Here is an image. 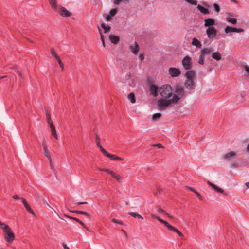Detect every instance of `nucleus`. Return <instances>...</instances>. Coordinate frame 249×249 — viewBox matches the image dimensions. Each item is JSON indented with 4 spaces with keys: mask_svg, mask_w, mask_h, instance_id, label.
<instances>
[{
    "mask_svg": "<svg viewBox=\"0 0 249 249\" xmlns=\"http://www.w3.org/2000/svg\"><path fill=\"white\" fill-rule=\"evenodd\" d=\"M0 227L3 230L4 239L11 244L15 239V234L12 231L9 226L0 221Z\"/></svg>",
    "mask_w": 249,
    "mask_h": 249,
    "instance_id": "1",
    "label": "nucleus"
},
{
    "mask_svg": "<svg viewBox=\"0 0 249 249\" xmlns=\"http://www.w3.org/2000/svg\"><path fill=\"white\" fill-rule=\"evenodd\" d=\"M173 89L169 84L161 86L159 89V93L160 95L165 99H170L173 96Z\"/></svg>",
    "mask_w": 249,
    "mask_h": 249,
    "instance_id": "2",
    "label": "nucleus"
},
{
    "mask_svg": "<svg viewBox=\"0 0 249 249\" xmlns=\"http://www.w3.org/2000/svg\"><path fill=\"white\" fill-rule=\"evenodd\" d=\"M195 75V72L193 71H188L185 74L186 80L184 86L189 90H193L195 89V85L194 81Z\"/></svg>",
    "mask_w": 249,
    "mask_h": 249,
    "instance_id": "3",
    "label": "nucleus"
},
{
    "mask_svg": "<svg viewBox=\"0 0 249 249\" xmlns=\"http://www.w3.org/2000/svg\"><path fill=\"white\" fill-rule=\"evenodd\" d=\"M177 97L170 99L165 98L160 99L157 102L158 108L160 110H164L169 107L171 104L177 103Z\"/></svg>",
    "mask_w": 249,
    "mask_h": 249,
    "instance_id": "4",
    "label": "nucleus"
},
{
    "mask_svg": "<svg viewBox=\"0 0 249 249\" xmlns=\"http://www.w3.org/2000/svg\"><path fill=\"white\" fill-rule=\"evenodd\" d=\"M175 92L176 94H173V96L172 98H174L175 97H177V102L181 98H184L186 96L184 89L180 86H177L176 87Z\"/></svg>",
    "mask_w": 249,
    "mask_h": 249,
    "instance_id": "5",
    "label": "nucleus"
},
{
    "mask_svg": "<svg viewBox=\"0 0 249 249\" xmlns=\"http://www.w3.org/2000/svg\"><path fill=\"white\" fill-rule=\"evenodd\" d=\"M151 216L153 218L157 219L159 221L163 224L169 230L176 232L178 234L180 232L177 228L169 224L167 222L161 219L159 216H156L153 214H151Z\"/></svg>",
    "mask_w": 249,
    "mask_h": 249,
    "instance_id": "6",
    "label": "nucleus"
},
{
    "mask_svg": "<svg viewBox=\"0 0 249 249\" xmlns=\"http://www.w3.org/2000/svg\"><path fill=\"white\" fill-rule=\"evenodd\" d=\"M182 64L185 70H190L192 68L191 57L189 56H185L182 60Z\"/></svg>",
    "mask_w": 249,
    "mask_h": 249,
    "instance_id": "7",
    "label": "nucleus"
},
{
    "mask_svg": "<svg viewBox=\"0 0 249 249\" xmlns=\"http://www.w3.org/2000/svg\"><path fill=\"white\" fill-rule=\"evenodd\" d=\"M237 154L234 151L228 152L223 156V159L227 161L232 160L236 158Z\"/></svg>",
    "mask_w": 249,
    "mask_h": 249,
    "instance_id": "8",
    "label": "nucleus"
},
{
    "mask_svg": "<svg viewBox=\"0 0 249 249\" xmlns=\"http://www.w3.org/2000/svg\"><path fill=\"white\" fill-rule=\"evenodd\" d=\"M169 74L172 77H178L181 74L180 71L177 68L171 67L168 70Z\"/></svg>",
    "mask_w": 249,
    "mask_h": 249,
    "instance_id": "9",
    "label": "nucleus"
},
{
    "mask_svg": "<svg viewBox=\"0 0 249 249\" xmlns=\"http://www.w3.org/2000/svg\"><path fill=\"white\" fill-rule=\"evenodd\" d=\"M206 34L209 38H213L217 34L216 30L213 27H209L206 30Z\"/></svg>",
    "mask_w": 249,
    "mask_h": 249,
    "instance_id": "10",
    "label": "nucleus"
},
{
    "mask_svg": "<svg viewBox=\"0 0 249 249\" xmlns=\"http://www.w3.org/2000/svg\"><path fill=\"white\" fill-rule=\"evenodd\" d=\"M159 89L158 87L154 84L150 85L149 88V90L150 91L151 94L154 97L157 96L158 93L159 92Z\"/></svg>",
    "mask_w": 249,
    "mask_h": 249,
    "instance_id": "11",
    "label": "nucleus"
},
{
    "mask_svg": "<svg viewBox=\"0 0 249 249\" xmlns=\"http://www.w3.org/2000/svg\"><path fill=\"white\" fill-rule=\"evenodd\" d=\"M213 50L212 47L205 48L200 51V54L205 57L206 55H210L213 53Z\"/></svg>",
    "mask_w": 249,
    "mask_h": 249,
    "instance_id": "12",
    "label": "nucleus"
},
{
    "mask_svg": "<svg viewBox=\"0 0 249 249\" xmlns=\"http://www.w3.org/2000/svg\"><path fill=\"white\" fill-rule=\"evenodd\" d=\"M129 49L135 54H137L139 51V45L136 42L129 46Z\"/></svg>",
    "mask_w": 249,
    "mask_h": 249,
    "instance_id": "13",
    "label": "nucleus"
},
{
    "mask_svg": "<svg viewBox=\"0 0 249 249\" xmlns=\"http://www.w3.org/2000/svg\"><path fill=\"white\" fill-rule=\"evenodd\" d=\"M21 200L22 201V202L23 203L26 210L30 213L33 214L34 216H36L35 212L32 210L30 206L28 204L26 200L23 198H21Z\"/></svg>",
    "mask_w": 249,
    "mask_h": 249,
    "instance_id": "14",
    "label": "nucleus"
},
{
    "mask_svg": "<svg viewBox=\"0 0 249 249\" xmlns=\"http://www.w3.org/2000/svg\"><path fill=\"white\" fill-rule=\"evenodd\" d=\"M207 183L208 184H209L210 186H211V187L213 190H214L215 191L220 193H222V194H224V191L222 189L217 187V186H216L215 184H213L210 181H207Z\"/></svg>",
    "mask_w": 249,
    "mask_h": 249,
    "instance_id": "15",
    "label": "nucleus"
},
{
    "mask_svg": "<svg viewBox=\"0 0 249 249\" xmlns=\"http://www.w3.org/2000/svg\"><path fill=\"white\" fill-rule=\"evenodd\" d=\"M207 183L208 184H209L210 186H211V187L213 190H214L215 191L220 193H222V194H224V191L222 189L217 187V186H216L215 184H213L210 181H207Z\"/></svg>",
    "mask_w": 249,
    "mask_h": 249,
    "instance_id": "16",
    "label": "nucleus"
},
{
    "mask_svg": "<svg viewBox=\"0 0 249 249\" xmlns=\"http://www.w3.org/2000/svg\"><path fill=\"white\" fill-rule=\"evenodd\" d=\"M43 151H44V154L45 156L47 158L49 162H51V157L50 156V152L49 151V150L48 149L47 145H45L44 144V146H42Z\"/></svg>",
    "mask_w": 249,
    "mask_h": 249,
    "instance_id": "17",
    "label": "nucleus"
},
{
    "mask_svg": "<svg viewBox=\"0 0 249 249\" xmlns=\"http://www.w3.org/2000/svg\"><path fill=\"white\" fill-rule=\"evenodd\" d=\"M204 26L208 27H213L212 26L215 24V20L213 18H208L205 20L204 21Z\"/></svg>",
    "mask_w": 249,
    "mask_h": 249,
    "instance_id": "18",
    "label": "nucleus"
},
{
    "mask_svg": "<svg viewBox=\"0 0 249 249\" xmlns=\"http://www.w3.org/2000/svg\"><path fill=\"white\" fill-rule=\"evenodd\" d=\"M109 39L111 42L114 44H117L120 40L119 36L114 35H110L109 36Z\"/></svg>",
    "mask_w": 249,
    "mask_h": 249,
    "instance_id": "19",
    "label": "nucleus"
},
{
    "mask_svg": "<svg viewBox=\"0 0 249 249\" xmlns=\"http://www.w3.org/2000/svg\"><path fill=\"white\" fill-rule=\"evenodd\" d=\"M191 44L198 48H201L202 46L201 42L196 38L192 39Z\"/></svg>",
    "mask_w": 249,
    "mask_h": 249,
    "instance_id": "20",
    "label": "nucleus"
},
{
    "mask_svg": "<svg viewBox=\"0 0 249 249\" xmlns=\"http://www.w3.org/2000/svg\"><path fill=\"white\" fill-rule=\"evenodd\" d=\"M60 10V14L62 16L69 17L71 16V13L64 7H61Z\"/></svg>",
    "mask_w": 249,
    "mask_h": 249,
    "instance_id": "21",
    "label": "nucleus"
},
{
    "mask_svg": "<svg viewBox=\"0 0 249 249\" xmlns=\"http://www.w3.org/2000/svg\"><path fill=\"white\" fill-rule=\"evenodd\" d=\"M197 8L204 14H207L209 13V10L207 8H206L199 4L197 5Z\"/></svg>",
    "mask_w": 249,
    "mask_h": 249,
    "instance_id": "22",
    "label": "nucleus"
},
{
    "mask_svg": "<svg viewBox=\"0 0 249 249\" xmlns=\"http://www.w3.org/2000/svg\"><path fill=\"white\" fill-rule=\"evenodd\" d=\"M212 57L216 60H220L221 59V55L219 52H215L212 53Z\"/></svg>",
    "mask_w": 249,
    "mask_h": 249,
    "instance_id": "23",
    "label": "nucleus"
},
{
    "mask_svg": "<svg viewBox=\"0 0 249 249\" xmlns=\"http://www.w3.org/2000/svg\"><path fill=\"white\" fill-rule=\"evenodd\" d=\"M50 5L53 9L57 10V1L56 0H49Z\"/></svg>",
    "mask_w": 249,
    "mask_h": 249,
    "instance_id": "24",
    "label": "nucleus"
},
{
    "mask_svg": "<svg viewBox=\"0 0 249 249\" xmlns=\"http://www.w3.org/2000/svg\"><path fill=\"white\" fill-rule=\"evenodd\" d=\"M127 98L132 103H135L136 102L135 95L133 93H129L127 96Z\"/></svg>",
    "mask_w": 249,
    "mask_h": 249,
    "instance_id": "25",
    "label": "nucleus"
},
{
    "mask_svg": "<svg viewBox=\"0 0 249 249\" xmlns=\"http://www.w3.org/2000/svg\"><path fill=\"white\" fill-rule=\"evenodd\" d=\"M72 212L76 213H78V214H81L85 215L87 216L88 218H90V215L86 212L82 211L75 210V211H72Z\"/></svg>",
    "mask_w": 249,
    "mask_h": 249,
    "instance_id": "26",
    "label": "nucleus"
},
{
    "mask_svg": "<svg viewBox=\"0 0 249 249\" xmlns=\"http://www.w3.org/2000/svg\"><path fill=\"white\" fill-rule=\"evenodd\" d=\"M157 211L159 213H163V214L166 215L167 216H168V217L170 218H172V216L171 215H170L168 213H167L165 211H164L162 208H161L160 207H158L157 208Z\"/></svg>",
    "mask_w": 249,
    "mask_h": 249,
    "instance_id": "27",
    "label": "nucleus"
},
{
    "mask_svg": "<svg viewBox=\"0 0 249 249\" xmlns=\"http://www.w3.org/2000/svg\"><path fill=\"white\" fill-rule=\"evenodd\" d=\"M108 158H111V159H113L114 160H120V161H122L124 160V159L121 158V157H118L115 155H112L110 154L109 155Z\"/></svg>",
    "mask_w": 249,
    "mask_h": 249,
    "instance_id": "28",
    "label": "nucleus"
},
{
    "mask_svg": "<svg viewBox=\"0 0 249 249\" xmlns=\"http://www.w3.org/2000/svg\"><path fill=\"white\" fill-rule=\"evenodd\" d=\"M101 27L104 29L105 33H107V32H109L110 30V27L108 25H106L105 23H102L101 24Z\"/></svg>",
    "mask_w": 249,
    "mask_h": 249,
    "instance_id": "29",
    "label": "nucleus"
},
{
    "mask_svg": "<svg viewBox=\"0 0 249 249\" xmlns=\"http://www.w3.org/2000/svg\"><path fill=\"white\" fill-rule=\"evenodd\" d=\"M235 28L231 27L230 26H227L225 28V32L226 33H229L230 32H234Z\"/></svg>",
    "mask_w": 249,
    "mask_h": 249,
    "instance_id": "30",
    "label": "nucleus"
},
{
    "mask_svg": "<svg viewBox=\"0 0 249 249\" xmlns=\"http://www.w3.org/2000/svg\"><path fill=\"white\" fill-rule=\"evenodd\" d=\"M161 116V115L160 113H155L153 115L152 119L154 121H156L160 119Z\"/></svg>",
    "mask_w": 249,
    "mask_h": 249,
    "instance_id": "31",
    "label": "nucleus"
},
{
    "mask_svg": "<svg viewBox=\"0 0 249 249\" xmlns=\"http://www.w3.org/2000/svg\"><path fill=\"white\" fill-rule=\"evenodd\" d=\"M226 20L228 22L233 24H235L237 22V19L236 18H231L230 17H227Z\"/></svg>",
    "mask_w": 249,
    "mask_h": 249,
    "instance_id": "32",
    "label": "nucleus"
},
{
    "mask_svg": "<svg viewBox=\"0 0 249 249\" xmlns=\"http://www.w3.org/2000/svg\"><path fill=\"white\" fill-rule=\"evenodd\" d=\"M100 170H102V171H104L105 172H107L108 173H109L110 175H111L112 176V177H113V178L115 177V176H116V175L117 174H116L114 172H113V171H111V170H109L108 169H100Z\"/></svg>",
    "mask_w": 249,
    "mask_h": 249,
    "instance_id": "33",
    "label": "nucleus"
},
{
    "mask_svg": "<svg viewBox=\"0 0 249 249\" xmlns=\"http://www.w3.org/2000/svg\"><path fill=\"white\" fill-rule=\"evenodd\" d=\"M99 148L104 155H105L107 157H108L110 154L108 153L102 146H100Z\"/></svg>",
    "mask_w": 249,
    "mask_h": 249,
    "instance_id": "34",
    "label": "nucleus"
},
{
    "mask_svg": "<svg viewBox=\"0 0 249 249\" xmlns=\"http://www.w3.org/2000/svg\"><path fill=\"white\" fill-rule=\"evenodd\" d=\"M204 58H205V57L200 54V56H199V60L198 61V63L201 65H203L204 61Z\"/></svg>",
    "mask_w": 249,
    "mask_h": 249,
    "instance_id": "35",
    "label": "nucleus"
},
{
    "mask_svg": "<svg viewBox=\"0 0 249 249\" xmlns=\"http://www.w3.org/2000/svg\"><path fill=\"white\" fill-rule=\"evenodd\" d=\"M100 140L99 137L97 135H96L95 142L97 146L99 147V148L100 147V146H101L100 144Z\"/></svg>",
    "mask_w": 249,
    "mask_h": 249,
    "instance_id": "36",
    "label": "nucleus"
},
{
    "mask_svg": "<svg viewBox=\"0 0 249 249\" xmlns=\"http://www.w3.org/2000/svg\"><path fill=\"white\" fill-rule=\"evenodd\" d=\"M185 0L192 5H197V1L196 0Z\"/></svg>",
    "mask_w": 249,
    "mask_h": 249,
    "instance_id": "37",
    "label": "nucleus"
},
{
    "mask_svg": "<svg viewBox=\"0 0 249 249\" xmlns=\"http://www.w3.org/2000/svg\"><path fill=\"white\" fill-rule=\"evenodd\" d=\"M117 12V10L116 9H113L110 10V11L109 12V15L112 17V16H114L115 15H116Z\"/></svg>",
    "mask_w": 249,
    "mask_h": 249,
    "instance_id": "38",
    "label": "nucleus"
},
{
    "mask_svg": "<svg viewBox=\"0 0 249 249\" xmlns=\"http://www.w3.org/2000/svg\"><path fill=\"white\" fill-rule=\"evenodd\" d=\"M213 7H214V10L216 12H219L220 11V7L219 6V5L216 3L214 4H213Z\"/></svg>",
    "mask_w": 249,
    "mask_h": 249,
    "instance_id": "39",
    "label": "nucleus"
},
{
    "mask_svg": "<svg viewBox=\"0 0 249 249\" xmlns=\"http://www.w3.org/2000/svg\"><path fill=\"white\" fill-rule=\"evenodd\" d=\"M47 121L49 124H51V123H53L50 115L49 114H47Z\"/></svg>",
    "mask_w": 249,
    "mask_h": 249,
    "instance_id": "40",
    "label": "nucleus"
},
{
    "mask_svg": "<svg viewBox=\"0 0 249 249\" xmlns=\"http://www.w3.org/2000/svg\"><path fill=\"white\" fill-rule=\"evenodd\" d=\"M73 220H74L75 221H77L78 223H79L80 224H81L84 227H86V226L84 224V223L82 221L79 220V219L76 218H73Z\"/></svg>",
    "mask_w": 249,
    "mask_h": 249,
    "instance_id": "41",
    "label": "nucleus"
},
{
    "mask_svg": "<svg viewBox=\"0 0 249 249\" xmlns=\"http://www.w3.org/2000/svg\"><path fill=\"white\" fill-rule=\"evenodd\" d=\"M51 132H52L53 136L55 138V139L56 140H57L58 137H57L56 130H53V131H52Z\"/></svg>",
    "mask_w": 249,
    "mask_h": 249,
    "instance_id": "42",
    "label": "nucleus"
},
{
    "mask_svg": "<svg viewBox=\"0 0 249 249\" xmlns=\"http://www.w3.org/2000/svg\"><path fill=\"white\" fill-rule=\"evenodd\" d=\"M112 221L113 222L116 223H118V224H121V225L123 224V222L121 221L117 220V219H116L115 218H113L112 219Z\"/></svg>",
    "mask_w": 249,
    "mask_h": 249,
    "instance_id": "43",
    "label": "nucleus"
},
{
    "mask_svg": "<svg viewBox=\"0 0 249 249\" xmlns=\"http://www.w3.org/2000/svg\"><path fill=\"white\" fill-rule=\"evenodd\" d=\"M43 203V204L46 206H48L50 208H51L52 210H53L55 213H56V211L53 208H52L50 205L49 204H48V203L47 202V201L45 200L44 201H43V202H42Z\"/></svg>",
    "mask_w": 249,
    "mask_h": 249,
    "instance_id": "44",
    "label": "nucleus"
},
{
    "mask_svg": "<svg viewBox=\"0 0 249 249\" xmlns=\"http://www.w3.org/2000/svg\"><path fill=\"white\" fill-rule=\"evenodd\" d=\"M243 69L245 70L248 75H249V67L248 66H243Z\"/></svg>",
    "mask_w": 249,
    "mask_h": 249,
    "instance_id": "45",
    "label": "nucleus"
},
{
    "mask_svg": "<svg viewBox=\"0 0 249 249\" xmlns=\"http://www.w3.org/2000/svg\"><path fill=\"white\" fill-rule=\"evenodd\" d=\"M100 35H101V41L102 42V44H103V45L104 47H105V41H104V37H103V36L102 35V34L100 32Z\"/></svg>",
    "mask_w": 249,
    "mask_h": 249,
    "instance_id": "46",
    "label": "nucleus"
},
{
    "mask_svg": "<svg viewBox=\"0 0 249 249\" xmlns=\"http://www.w3.org/2000/svg\"><path fill=\"white\" fill-rule=\"evenodd\" d=\"M244 30L241 28H235L234 32L240 33L243 32Z\"/></svg>",
    "mask_w": 249,
    "mask_h": 249,
    "instance_id": "47",
    "label": "nucleus"
},
{
    "mask_svg": "<svg viewBox=\"0 0 249 249\" xmlns=\"http://www.w3.org/2000/svg\"><path fill=\"white\" fill-rule=\"evenodd\" d=\"M195 194L198 197V198L200 200H202V197L200 195V194L197 191L195 192Z\"/></svg>",
    "mask_w": 249,
    "mask_h": 249,
    "instance_id": "48",
    "label": "nucleus"
},
{
    "mask_svg": "<svg viewBox=\"0 0 249 249\" xmlns=\"http://www.w3.org/2000/svg\"><path fill=\"white\" fill-rule=\"evenodd\" d=\"M114 178L119 182L121 180V177L120 175L116 174Z\"/></svg>",
    "mask_w": 249,
    "mask_h": 249,
    "instance_id": "49",
    "label": "nucleus"
},
{
    "mask_svg": "<svg viewBox=\"0 0 249 249\" xmlns=\"http://www.w3.org/2000/svg\"><path fill=\"white\" fill-rule=\"evenodd\" d=\"M50 127L51 131H53V130H55V126H54V124H53V123H51V124H50Z\"/></svg>",
    "mask_w": 249,
    "mask_h": 249,
    "instance_id": "50",
    "label": "nucleus"
},
{
    "mask_svg": "<svg viewBox=\"0 0 249 249\" xmlns=\"http://www.w3.org/2000/svg\"><path fill=\"white\" fill-rule=\"evenodd\" d=\"M58 63L59 64L60 67L62 69V71H63L64 69V66L63 63H62V62L61 61H59V62H58Z\"/></svg>",
    "mask_w": 249,
    "mask_h": 249,
    "instance_id": "51",
    "label": "nucleus"
},
{
    "mask_svg": "<svg viewBox=\"0 0 249 249\" xmlns=\"http://www.w3.org/2000/svg\"><path fill=\"white\" fill-rule=\"evenodd\" d=\"M129 214L135 218H136L137 217V215H138L137 213H133V212L129 213Z\"/></svg>",
    "mask_w": 249,
    "mask_h": 249,
    "instance_id": "52",
    "label": "nucleus"
},
{
    "mask_svg": "<svg viewBox=\"0 0 249 249\" xmlns=\"http://www.w3.org/2000/svg\"><path fill=\"white\" fill-rule=\"evenodd\" d=\"M139 58L142 60L143 61L144 58V54L142 53H141L139 55Z\"/></svg>",
    "mask_w": 249,
    "mask_h": 249,
    "instance_id": "53",
    "label": "nucleus"
},
{
    "mask_svg": "<svg viewBox=\"0 0 249 249\" xmlns=\"http://www.w3.org/2000/svg\"><path fill=\"white\" fill-rule=\"evenodd\" d=\"M111 17L110 15H107L106 18V20L108 21H110L111 19Z\"/></svg>",
    "mask_w": 249,
    "mask_h": 249,
    "instance_id": "54",
    "label": "nucleus"
},
{
    "mask_svg": "<svg viewBox=\"0 0 249 249\" xmlns=\"http://www.w3.org/2000/svg\"><path fill=\"white\" fill-rule=\"evenodd\" d=\"M13 199H20L21 200V198H20L18 195H14L13 196Z\"/></svg>",
    "mask_w": 249,
    "mask_h": 249,
    "instance_id": "55",
    "label": "nucleus"
},
{
    "mask_svg": "<svg viewBox=\"0 0 249 249\" xmlns=\"http://www.w3.org/2000/svg\"><path fill=\"white\" fill-rule=\"evenodd\" d=\"M121 1L124 2V0H114V3L116 4H119Z\"/></svg>",
    "mask_w": 249,
    "mask_h": 249,
    "instance_id": "56",
    "label": "nucleus"
},
{
    "mask_svg": "<svg viewBox=\"0 0 249 249\" xmlns=\"http://www.w3.org/2000/svg\"><path fill=\"white\" fill-rule=\"evenodd\" d=\"M51 53L54 57L57 54L53 49L51 50Z\"/></svg>",
    "mask_w": 249,
    "mask_h": 249,
    "instance_id": "57",
    "label": "nucleus"
},
{
    "mask_svg": "<svg viewBox=\"0 0 249 249\" xmlns=\"http://www.w3.org/2000/svg\"><path fill=\"white\" fill-rule=\"evenodd\" d=\"M186 188L193 192H194L195 193V192H196V191L194 188H191V187H187Z\"/></svg>",
    "mask_w": 249,
    "mask_h": 249,
    "instance_id": "58",
    "label": "nucleus"
},
{
    "mask_svg": "<svg viewBox=\"0 0 249 249\" xmlns=\"http://www.w3.org/2000/svg\"><path fill=\"white\" fill-rule=\"evenodd\" d=\"M54 58L58 61V62H59V61H61L57 54L55 55V56H54Z\"/></svg>",
    "mask_w": 249,
    "mask_h": 249,
    "instance_id": "59",
    "label": "nucleus"
},
{
    "mask_svg": "<svg viewBox=\"0 0 249 249\" xmlns=\"http://www.w3.org/2000/svg\"><path fill=\"white\" fill-rule=\"evenodd\" d=\"M44 144H45V145H47V142H46L44 138L42 139V146H44Z\"/></svg>",
    "mask_w": 249,
    "mask_h": 249,
    "instance_id": "60",
    "label": "nucleus"
},
{
    "mask_svg": "<svg viewBox=\"0 0 249 249\" xmlns=\"http://www.w3.org/2000/svg\"><path fill=\"white\" fill-rule=\"evenodd\" d=\"M63 247L64 249H70V248L67 246V244L65 243H63Z\"/></svg>",
    "mask_w": 249,
    "mask_h": 249,
    "instance_id": "61",
    "label": "nucleus"
},
{
    "mask_svg": "<svg viewBox=\"0 0 249 249\" xmlns=\"http://www.w3.org/2000/svg\"><path fill=\"white\" fill-rule=\"evenodd\" d=\"M154 146H157L158 148H163L162 145L161 144H160V143L155 144V145H154Z\"/></svg>",
    "mask_w": 249,
    "mask_h": 249,
    "instance_id": "62",
    "label": "nucleus"
},
{
    "mask_svg": "<svg viewBox=\"0 0 249 249\" xmlns=\"http://www.w3.org/2000/svg\"><path fill=\"white\" fill-rule=\"evenodd\" d=\"M50 162V168L52 170H53L54 169V168H53V166L52 164V160L51 161V162Z\"/></svg>",
    "mask_w": 249,
    "mask_h": 249,
    "instance_id": "63",
    "label": "nucleus"
},
{
    "mask_svg": "<svg viewBox=\"0 0 249 249\" xmlns=\"http://www.w3.org/2000/svg\"><path fill=\"white\" fill-rule=\"evenodd\" d=\"M136 218H138L139 219H143V217L141 215L138 214V215H137V217Z\"/></svg>",
    "mask_w": 249,
    "mask_h": 249,
    "instance_id": "64",
    "label": "nucleus"
}]
</instances>
